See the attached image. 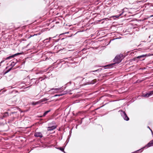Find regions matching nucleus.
Wrapping results in <instances>:
<instances>
[{
    "label": "nucleus",
    "instance_id": "6",
    "mask_svg": "<svg viewBox=\"0 0 153 153\" xmlns=\"http://www.w3.org/2000/svg\"><path fill=\"white\" fill-rule=\"evenodd\" d=\"M153 146V140L150 141L146 145V146L149 147L151 146Z\"/></svg>",
    "mask_w": 153,
    "mask_h": 153
},
{
    "label": "nucleus",
    "instance_id": "11",
    "mask_svg": "<svg viewBox=\"0 0 153 153\" xmlns=\"http://www.w3.org/2000/svg\"><path fill=\"white\" fill-rule=\"evenodd\" d=\"M8 116V113L7 112H6L4 113V115H3V117H7Z\"/></svg>",
    "mask_w": 153,
    "mask_h": 153
},
{
    "label": "nucleus",
    "instance_id": "18",
    "mask_svg": "<svg viewBox=\"0 0 153 153\" xmlns=\"http://www.w3.org/2000/svg\"><path fill=\"white\" fill-rule=\"evenodd\" d=\"M148 128H149L151 130V131H152V130L150 128H149V126H148Z\"/></svg>",
    "mask_w": 153,
    "mask_h": 153
},
{
    "label": "nucleus",
    "instance_id": "2",
    "mask_svg": "<svg viewBox=\"0 0 153 153\" xmlns=\"http://www.w3.org/2000/svg\"><path fill=\"white\" fill-rule=\"evenodd\" d=\"M121 114L123 116L124 120L128 121L129 120V118L127 116L126 114L124 111H122Z\"/></svg>",
    "mask_w": 153,
    "mask_h": 153
},
{
    "label": "nucleus",
    "instance_id": "1",
    "mask_svg": "<svg viewBox=\"0 0 153 153\" xmlns=\"http://www.w3.org/2000/svg\"><path fill=\"white\" fill-rule=\"evenodd\" d=\"M122 55H118L116 56L114 59V62L115 63H119L120 62L122 59Z\"/></svg>",
    "mask_w": 153,
    "mask_h": 153
},
{
    "label": "nucleus",
    "instance_id": "3",
    "mask_svg": "<svg viewBox=\"0 0 153 153\" xmlns=\"http://www.w3.org/2000/svg\"><path fill=\"white\" fill-rule=\"evenodd\" d=\"M34 135L36 137H42V134L40 132H36Z\"/></svg>",
    "mask_w": 153,
    "mask_h": 153
},
{
    "label": "nucleus",
    "instance_id": "7",
    "mask_svg": "<svg viewBox=\"0 0 153 153\" xmlns=\"http://www.w3.org/2000/svg\"><path fill=\"white\" fill-rule=\"evenodd\" d=\"M47 100V99H46V98H44L43 99H42V100H41L39 101V103H41L42 102H44L45 101Z\"/></svg>",
    "mask_w": 153,
    "mask_h": 153
},
{
    "label": "nucleus",
    "instance_id": "9",
    "mask_svg": "<svg viewBox=\"0 0 153 153\" xmlns=\"http://www.w3.org/2000/svg\"><path fill=\"white\" fill-rule=\"evenodd\" d=\"M150 96L149 92L146 93V94L145 95H143V96L145 97H149Z\"/></svg>",
    "mask_w": 153,
    "mask_h": 153
},
{
    "label": "nucleus",
    "instance_id": "4",
    "mask_svg": "<svg viewBox=\"0 0 153 153\" xmlns=\"http://www.w3.org/2000/svg\"><path fill=\"white\" fill-rule=\"evenodd\" d=\"M19 54V53H16V54H14V55H12V56H8V57H7L6 59H5L6 60H7V59H10L11 58H13V57L14 56H16Z\"/></svg>",
    "mask_w": 153,
    "mask_h": 153
},
{
    "label": "nucleus",
    "instance_id": "16",
    "mask_svg": "<svg viewBox=\"0 0 153 153\" xmlns=\"http://www.w3.org/2000/svg\"><path fill=\"white\" fill-rule=\"evenodd\" d=\"M122 15V13L120 14L119 16L116 15L114 16L116 18H118L119 16H121Z\"/></svg>",
    "mask_w": 153,
    "mask_h": 153
},
{
    "label": "nucleus",
    "instance_id": "14",
    "mask_svg": "<svg viewBox=\"0 0 153 153\" xmlns=\"http://www.w3.org/2000/svg\"><path fill=\"white\" fill-rule=\"evenodd\" d=\"M150 96L152 95L153 94V91L149 92Z\"/></svg>",
    "mask_w": 153,
    "mask_h": 153
},
{
    "label": "nucleus",
    "instance_id": "15",
    "mask_svg": "<svg viewBox=\"0 0 153 153\" xmlns=\"http://www.w3.org/2000/svg\"><path fill=\"white\" fill-rule=\"evenodd\" d=\"M59 149L61 151H62L64 152V148H62L60 147L59 148Z\"/></svg>",
    "mask_w": 153,
    "mask_h": 153
},
{
    "label": "nucleus",
    "instance_id": "13",
    "mask_svg": "<svg viewBox=\"0 0 153 153\" xmlns=\"http://www.w3.org/2000/svg\"><path fill=\"white\" fill-rule=\"evenodd\" d=\"M51 90H54L55 91H58L59 90V89L58 88H52L51 89Z\"/></svg>",
    "mask_w": 153,
    "mask_h": 153
},
{
    "label": "nucleus",
    "instance_id": "8",
    "mask_svg": "<svg viewBox=\"0 0 153 153\" xmlns=\"http://www.w3.org/2000/svg\"><path fill=\"white\" fill-rule=\"evenodd\" d=\"M51 111L50 110H49L48 111H45L44 114L43 115V116H42V117H45L48 113L49 112H50Z\"/></svg>",
    "mask_w": 153,
    "mask_h": 153
},
{
    "label": "nucleus",
    "instance_id": "20",
    "mask_svg": "<svg viewBox=\"0 0 153 153\" xmlns=\"http://www.w3.org/2000/svg\"><path fill=\"white\" fill-rule=\"evenodd\" d=\"M144 59H142V60H144Z\"/></svg>",
    "mask_w": 153,
    "mask_h": 153
},
{
    "label": "nucleus",
    "instance_id": "12",
    "mask_svg": "<svg viewBox=\"0 0 153 153\" xmlns=\"http://www.w3.org/2000/svg\"><path fill=\"white\" fill-rule=\"evenodd\" d=\"M39 103V101H38L36 102H31V104L32 105H37Z\"/></svg>",
    "mask_w": 153,
    "mask_h": 153
},
{
    "label": "nucleus",
    "instance_id": "17",
    "mask_svg": "<svg viewBox=\"0 0 153 153\" xmlns=\"http://www.w3.org/2000/svg\"><path fill=\"white\" fill-rule=\"evenodd\" d=\"M4 61V60H2V61L1 62H0V64H1V63H2V62H3Z\"/></svg>",
    "mask_w": 153,
    "mask_h": 153
},
{
    "label": "nucleus",
    "instance_id": "10",
    "mask_svg": "<svg viewBox=\"0 0 153 153\" xmlns=\"http://www.w3.org/2000/svg\"><path fill=\"white\" fill-rule=\"evenodd\" d=\"M146 55H143L140 56H139L137 57V59H140L141 58H143L145 57L146 56Z\"/></svg>",
    "mask_w": 153,
    "mask_h": 153
},
{
    "label": "nucleus",
    "instance_id": "5",
    "mask_svg": "<svg viewBox=\"0 0 153 153\" xmlns=\"http://www.w3.org/2000/svg\"><path fill=\"white\" fill-rule=\"evenodd\" d=\"M56 128V127L55 126H52V127H48V131H52Z\"/></svg>",
    "mask_w": 153,
    "mask_h": 153
},
{
    "label": "nucleus",
    "instance_id": "19",
    "mask_svg": "<svg viewBox=\"0 0 153 153\" xmlns=\"http://www.w3.org/2000/svg\"><path fill=\"white\" fill-rule=\"evenodd\" d=\"M97 71V70H96V71H93V72H94V71Z\"/></svg>",
    "mask_w": 153,
    "mask_h": 153
},
{
    "label": "nucleus",
    "instance_id": "21",
    "mask_svg": "<svg viewBox=\"0 0 153 153\" xmlns=\"http://www.w3.org/2000/svg\"><path fill=\"white\" fill-rule=\"evenodd\" d=\"M152 86H153V85H152Z\"/></svg>",
    "mask_w": 153,
    "mask_h": 153
}]
</instances>
